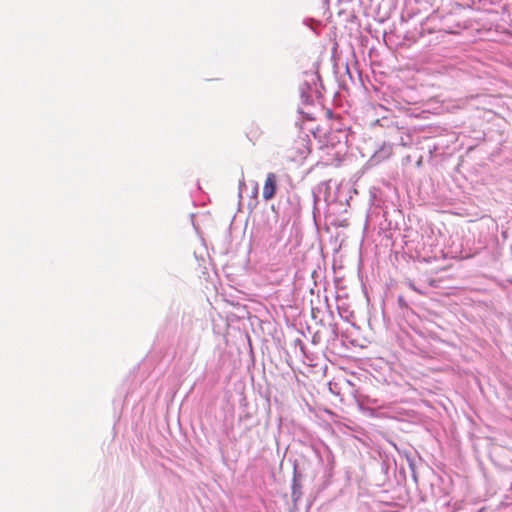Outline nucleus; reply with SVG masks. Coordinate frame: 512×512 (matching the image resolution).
<instances>
[{
  "instance_id": "nucleus-2",
  "label": "nucleus",
  "mask_w": 512,
  "mask_h": 512,
  "mask_svg": "<svg viewBox=\"0 0 512 512\" xmlns=\"http://www.w3.org/2000/svg\"><path fill=\"white\" fill-rule=\"evenodd\" d=\"M278 177L275 173H268L262 189V197L265 201L273 199L277 192Z\"/></svg>"
},
{
  "instance_id": "nucleus-3",
  "label": "nucleus",
  "mask_w": 512,
  "mask_h": 512,
  "mask_svg": "<svg viewBox=\"0 0 512 512\" xmlns=\"http://www.w3.org/2000/svg\"><path fill=\"white\" fill-rule=\"evenodd\" d=\"M409 286H410V288H412L413 290H415V291H417V292L421 293V292H420V291H419V290H418V289H417V288H416L412 283H410V285H409Z\"/></svg>"
},
{
  "instance_id": "nucleus-1",
  "label": "nucleus",
  "mask_w": 512,
  "mask_h": 512,
  "mask_svg": "<svg viewBox=\"0 0 512 512\" xmlns=\"http://www.w3.org/2000/svg\"><path fill=\"white\" fill-rule=\"evenodd\" d=\"M290 159L291 161L301 162L310 154L311 150L308 145V141L304 138L294 141L290 148Z\"/></svg>"
}]
</instances>
